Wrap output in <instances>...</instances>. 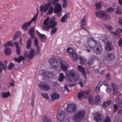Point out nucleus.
I'll list each match as a JSON object with an SVG mask.
<instances>
[{"label":"nucleus","mask_w":122,"mask_h":122,"mask_svg":"<svg viewBox=\"0 0 122 122\" xmlns=\"http://www.w3.org/2000/svg\"><path fill=\"white\" fill-rule=\"evenodd\" d=\"M40 38V41L42 42H44L46 41V35L44 34H41L39 36Z\"/></svg>","instance_id":"473e14b6"},{"label":"nucleus","mask_w":122,"mask_h":122,"mask_svg":"<svg viewBox=\"0 0 122 122\" xmlns=\"http://www.w3.org/2000/svg\"><path fill=\"white\" fill-rule=\"evenodd\" d=\"M116 57V55L114 54L110 53L107 55V60L108 61H112Z\"/></svg>","instance_id":"aec40b11"},{"label":"nucleus","mask_w":122,"mask_h":122,"mask_svg":"<svg viewBox=\"0 0 122 122\" xmlns=\"http://www.w3.org/2000/svg\"><path fill=\"white\" fill-rule=\"evenodd\" d=\"M75 73L74 70L72 69L71 70L68 72V80L69 81L73 82V80L72 79V77H73L75 75Z\"/></svg>","instance_id":"dca6fc26"},{"label":"nucleus","mask_w":122,"mask_h":122,"mask_svg":"<svg viewBox=\"0 0 122 122\" xmlns=\"http://www.w3.org/2000/svg\"><path fill=\"white\" fill-rule=\"evenodd\" d=\"M67 51L70 55H71V59L72 61L75 62L77 61L79 59L78 56L75 51L72 50L71 48L69 47L67 49Z\"/></svg>","instance_id":"39448f33"},{"label":"nucleus","mask_w":122,"mask_h":122,"mask_svg":"<svg viewBox=\"0 0 122 122\" xmlns=\"http://www.w3.org/2000/svg\"><path fill=\"white\" fill-rule=\"evenodd\" d=\"M111 86L112 88V89L111 87L109 88V90L110 92H111L112 91L113 92L112 95L113 96L116 95L117 94L118 92V89L117 86L114 83H113L111 84Z\"/></svg>","instance_id":"1a4fd4ad"},{"label":"nucleus","mask_w":122,"mask_h":122,"mask_svg":"<svg viewBox=\"0 0 122 122\" xmlns=\"http://www.w3.org/2000/svg\"><path fill=\"white\" fill-rule=\"evenodd\" d=\"M59 0H53L52 3L53 5H54L58 2Z\"/></svg>","instance_id":"774afa93"},{"label":"nucleus","mask_w":122,"mask_h":122,"mask_svg":"<svg viewBox=\"0 0 122 122\" xmlns=\"http://www.w3.org/2000/svg\"><path fill=\"white\" fill-rule=\"evenodd\" d=\"M10 95V93L9 92H2V93L1 96L3 98H7Z\"/></svg>","instance_id":"7c9ffc66"},{"label":"nucleus","mask_w":122,"mask_h":122,"mask_svg":"<svg viewBox=\"0 0 122 122\" xmlns=\"http://www.w3.org/2000/svg\"><path fill=\"white\" fill-rule=\"evenodd\" d=\"M95 6L97 8L99 9L101 8L102 5L101 3L98 2L96 4Z\"/></svg>","instance_id":"8fccbe9b"},{"label":"nucleus","mask_w":122,"mask_h":122,"mask_svg":"<svg viewBox=\"0 0 122 122\" xmlns=\"http://www.w3.org/2000/svg\"><path fill=\"white\" fill-rule=\"evenodd\" d=\"M62 11L61 5L59 3H57L55 5L54 11V13H57Z\"/></svg>","instance_id":"f3484780"},{"label":"nucleus","mask_w":122,"mask_h":122,"mask_svg":"<svg viewBox=\"0 0 122 122\" xmlns=\"http://www.w3.org/2000/svg\"><path fill=\"white\" fill-rule=\"evenodd\" d=\"M25 59L24 57L22 55L20 56L18 58L15 57L14 58L15 61L19 63H20L22 60L24 61Z\"/></svg>","instance_id":"5701e85b"},{"label":"nucleus","mask_w":122,"mask_h":122,"mask_svg":"<svg viewBox=\"0 0 122 122\" xmlns=\"http://www.w3.org/2000/svg\"><path fill=\"white\" fill-rule=\"evenodd\" d=\"M14 66L15 64L14 63L12 62H10L7 67L8 69L9 70H11L14 67Z\"/></svg>","instance_id":"37998d69"},{"label":"nucleus","mask_w":122,"mask_h":122,"mask_svg":"<svg viewBox=\"0 0 122 122\" xmlns=\"http://www.w3.org/2000/svg\"><path fill=\"white\" fill-rule=\"evenodd\" d=\"M51 30L50 34L51 35H53L57 31V29L56 27L54 28Z\"/></svg>","instance_id":"ea45409f"},{"label":"nucleus","mask_w":122,"mask_h":122,"mask_svg":"<svg viewBox=\"0 0 122 122\" xmlns=\"http://www.w3.org/2000/svg\"><path fill=\"white\" fill-rule=\"evenodd\" d=\"M29 21L28 22L24 23L21 26L22 28L25 30H27L28 27L30 26V24L29 23Z\"/></svg>","instance_id":"412c9836"},{"label":"nucleus","mask_w":122,"mask_h":122,"mask_svg":"<svg viewBox=\"0 0 122 122\" xmlns=\"http://www.w3.org/2000/svg\"><path fill=\"white\" fill-rule=\"evenodd\" d=\"M85 112L84 110L79 111L74 114L73 120L75 122H79L85 117Z\"/></svg>","instance_id":"f257e3e1"},{"label":"nucleus","mask_w":122,"mask_h":122,"mask_svg":"<svg viewBox=\"0 0 122 122\" xmlns=\"http://www.w3.org/2000/svg\"><path fill=\"white\" fill-rule=\"evenodd\" d=\"M85 17L83 18L82 20L81 21V25H85L86 24V23L85 22Z\"/></svg>","instance_id":"6e6d98bb"},{"label":"nucleus","mask_w":122,"mask_h":122,"mask_svg":"<svg viewBox=\"0 0 122 122\" xmlns=\"http://www.w3.org/2000/svg\"><path fill=\"white\" fill-rule=\"evenodd\" d=\"M63 2H64L62 6L63 8H66L67 6V1H64Z\"/></svg>","instance_id":"e2e57ef3"},{"label":"nucleus","mask_w":122,"mask_h":122,"mask_svg":"<svg viewBox=\"0 0 122 122\" xmlns=\"http://www.w3.org/2000/svg\"><path fill=\"white\" fill-rule=\"evenodd\" d=\"M49 63L52 65L51 67L56 69L59 65L60 61L59 60L55 58H51L49 61Z\"/></svg>","instance_id":"0eeeda50"},{"label":"nucleus","mask_w":122,"mask_h":122,"mask_svg":"<svg viewBox=\"0 0 122 122\" xmlns=\"http://www.w3.org/2000/svg\"><path fill=\"white\" fill-rule=\"evenodd\" d=\"M42 96L44 98L48 99H49V97L48 96V94L46 93H43L41 94Z\"/></svg>","instance_id":"de8ad7c7"},{"label":"nucleus","mask_w":122,"mask_h":122,"mask_svg":"<svg viewBox=\"0 0 122 122\" xmlns=\"http://www.w3.org/2000/svg\"><path fill=\"white\" fill-rule=\"evenodd\" d=\"M95 15L104 21H108L111 19L110 15L103 11L99 10L96 12Z\"/></svg>","instance_id":"7ed1b4c3"},{"label":"nucleus","mask_w":122,"mask_h":122,"mask_svg":"<svg viewBox=\"0 0 122 122\" xmlns=\"http://www.w3.org/2000/svg\"><path fill=\"white\" fill-rule=\"evenodd\" d=\"M11 51V50L10 48H6L4 50L5 54L6 56H9L10 54Z\"/></svg>","instance_id":"cd10ccee"},{"label":"nucleus","mask_w":122,"mask_h":122,"mask_svg":"<svg viewBox=\"0 0 122 122\" xmlns=\"http://www.w3.org/2000/svg\"><path fill=\"white\" fill-rule=\"evenodd\" d=\"M66 115L64 111L60 109L59 110L57 114V119L60 122L63 121Z\"/></svg>","instance_id":"6e6552de"},{"label":"nucleus","mask_w":122,"mask_h":122,"mask_svg":"<svg viewBox=\"0 0 122 122\" xmlns=\"http://www.w3.org/2000/svg\"><path fill=\"white\" fill-rule=\"evenodd\" d=\"M26 47L27 49H29L31 48V42L30 38H29L27 40L26 43Z\"/></svg>","instance_id":"c756f323"},{"label":"nucleus","mask_w":122,"mask_h":122,"mask_svg":"<svg viewBox=\"0 0 122 122\" xmlns=\"http://www.w3.org/2000/svg\"><path fill=\"white\" fill-rule=\"evenodd\" d=\"M88 99L89 103L92 105H93L94 103L93 99L92 96H90L88 97Z\"/></svg>","instance_id":"c9c22d12"},{"label":"nucleus","mask_w":122,"mask_h":122,"mask_svg":"<svg viewBox=\"0 0 122 122\" xmlns=\"http://www.w3.org/2000/svg\"><path fill=\"white\" fill-rule=\"evenodd\" d=\"M78 59L77 60V61L76 62H75L76 63H77L78 61L79 60V62L80 64L81 65H83L85 64V60L84 59H83V58L81 57V56H80L79 57L78 56Z\"/></svg>","instance_id":"c85d7f7f"},{"label":"nucleus","mask_w":122,"mask_h":122,"mask_svg":"<svg viewBox=\"0 0 122 122\" xmlns=\"http://www.w3.org/2000/svg\"><path fill=\"white\" fill-rule=\"evenodd\" d=\"M94 118L96 122H111V120L109 116H107L106 118L103 122L102 120L104 118L103 115L102 114L98 113L94 116Z\"/></svg>","instance_id":"20e7f679"},{"label":"nucleus","mask_w":122,"mask_h":122,"mask_svg":"<svg viewBox=\"0 0 122 122\" xmlns=\"http://www.w3.org/2000/svg\"><path fill=\"white\" fill-rule=\"evenodd\" d=\"M34 44L35 46L36 47V51L35 53V54L38 55L40 52V47L38 45V41L37 39L35 38L34 40Z\"/></svg>","instance_id":"ddd939ff"},{"label":"nucleus","mask_w":122,"mask_h":122,"mask_svg":"<svg viewBox=\"0 0 122 122\" xmlns=\"http://www.w3.org/2000/svg\"><path fill=\"white\" fill-rule=\"evenodd\" d=\"M79 75H75H75L73 77H72V79L73 80V81H76L79 79Z\"/></svg>","instance_id":"a18cd8bd"},{"label":"nucleus","mask_w":122,"mask_h":122,"mask_svg":"<svg viewBox=\"0 0 122 122\" xmlns=\"http://www.w3.org/2000/svg\"><path fill=\"white\" fill-rule=\"evenodd\" d=\"M88 46L92 48V50L94 53L97 55L100 54L102 52V48L100 43L98 44L97 45H96L95 46H93L92 43H93V42L91 40L88 41L87 42Z\"/></svg>","instance_id":"f03ea898"},{"label":"nucleus","mask_w":122,"mask_h":122,"mask_svg":"<svg viewBox=\"0 0 122 122\" xmlns=\"http://www.w3.org/2000/svg\"><path fill=\"white\" fill-rule=\"evenodd\" d=\"M106 10L107 12L111 13L114 10V9L111 7H110L109 8L106 9Z\"/></svg>","instance_id":"09e8293b"},{"label":"nucleus","mask_w":122,"mask_h":122,"mask_svg":"<svg viewBox=\"0 0 122 122\" xmlns=\"http://www.w3.org/2000/svg\"><path fill=\"white\" fill-rule=\"evenodd\" d=\"M51 2L49 0H48L47 1V4H45L44 5L48 9L51 6Z\"/></svg>","instance_id":"3c124183"},{"label":"nucleus","mask_w":122,"mask_h":122,"mask_svg":"<svg viewBox=\"0 0 122 122\" xmlns=\"http://www.w3.org/2000/svg\"><path fill=\"white\" fill-rule=\"evenodd\" d=\"M36 16H34L31 20L30 21H29V23L30 24L32 21L36 20Z\"/></svg>","instance_id":"338daca9"},{"label":"nucleus","mask_w":122,"mask_h":122,"mask_svg":"<svg viewBox=\"0 0 122 122\" xmlns=\"http://www.w3.org/2000/svg\"><path fill=\"white\" fill-rule=\"evenodd\" d=\"M66 18L63 16L61 18V21L63 23L65 22H66Z\"/></svg>","instance_id":"69168bd1"},{"label":"nucleus","mask_w":122,"mask_h":122,"mask_svg":"<svg viewBox=\"0 0 122 122\" xmlns=\"http://www.w3.org/2000/svg\"><path fill=\"white\" fill-rule=\"evenodd\" d=\"M41 74L45 77H47L49 74L48 71H46L45 70H41Z\"/></svg>","instance_id":"a878e982"},{"label":"nucleus","mask_w":122,"mask_h":122,"mask_svg":"<svg viewBox=\"0 0 122 122\" xmlns=\"http://www.w3.org/2000/svg\"><path fill=\"white\" fill-rule=\"evenodd\" d=\"M70 13L69 12L68 13H67L65 15H64L63 16L66 19H67L70 18Z\"/></svg>","instance_id":"bf43d9fd"},{"label":"nucleus","mask_w":122,"mask_h":122,"mask_svg":"<svg viewBox=\"0 0 122 122\" xmlns=\"http://www.w3.org/2000/svg\"><path fill=\"white\" fill-rule=\"evenodd\" d=\"M111 103V100H108L104 101L102 104V106L104 107L108 106Z\"/></svg>","instance_id":"bb28decb"},{"label":"nucleus","mask_w":122,"mask_h":122,"mask_svg":"<svg viewBox=\"0 0 122 122\" xmlns=\"http://www.w3.org/2000/svg\"><path fill=\"white\" fill-rule=\"evenodd\" d=\"M34 30V28L33 27H31L28 30V33L30 35L33 34Z\"/></svg>","instance_id":"49530a36"},{"label":"nucleus","mask_w":122,"mask_h":122,"mask_svg":"<svg viewBox=\"0 0 122 122\" xmlns=\"http://www.w3.org/2000/svg\"><path fill=\"white\" fill-rule=\"evenodd\" d=\"M49 26H43V29L45 30H47V31H48L50 28H50V26L49 25H48Z\"/></svg>","instance_id":"13d9d810"},{"label":"nucleus","mask_w":122,"mask_h":122,"mask_svg":"<svg viewBox=\"0 0 122 122\" xmlns=\"http://www.w3.org/2000/svg\"><path fill=\"white\" fill-rule=\"evenodd\" d=\"M103 84L106 86L109 87V85L108 83V81L107 80H104L103 82Z\"/></svg>","instance_id":"680f3d73"},{"label":"nucleus","mask_w":122,"mask_h":122,"mask_svg":"<svg viewBox=\"0 0 122 122\" xmlns=\"http://www.w3.org/2000/svg\"><path fill=\"white\" fill-rule=\"evenodd\" d=\"M94 62V58H92L90 59L88 62V64L89 65H91L93 64Z\"/></svg>","instance_id":"c03bdc74"},{"label":"nucleus","mask_w":122,"mask_h":122,"mask_svg":"<svg viewBox=\"0 0 122 122\" xmlns=\"http://www.w3.org/2000/svg\"><path fill=\"white\" fill-rule=\"evenodd\" d=\"M53 12V8L52 6H51L49 9L48 12L46 13V15H48L50 14H52Z\"/></svg>","instance_id":"79ce46f5"},{"label":"nucleus","mask_w":122,"mask_h":122,"mask_svg":"<svg viewBox=\"0 0 122 122\" xmlns=\"http://www.w3.org/2000/svg\"><path fill=\"white\" fill-rule=\"evenodd\" d=\"M77 96L78 99L81 100H82L83 98L86 99L87 98V96L86 95V93L84 91L79 92Z\"/></svg>","instance_id":"4468645a"},{"label":"nucleus","mask_w":122,"mask_h":122,"mask_svg":"<svg viewBox=\"0 0 122 122\" xmlns=\"http://www.w3.org/2000/svg\"><path fill=\"white\" fill-rule=\"evenodd\" d=\"M100 102V96L97 95L95 97L94 103L96 105H98Z\"/></svg>","instance_id":"393cba45"},{"label":"nucleus","mask_w":122,"mask_h":122,"mask_svg":"<svg viewBox=\"0 0 122 122\" xmlns=\"http://www.w3.org/2000/svg\"><path fill=\"white\" fill-rule=\"evenodd\" d=\"M42 120L44 122H51V120L48 118L47 117H43L42 118Z\"/></svg>","instance_id":"a19ab883"},{"label":"nucleus","mask_w":122,"mask_h":122,"mask_svg":"<svg viewBox=\"0 0 122 122\" xmlns=\"http://www.w3.org/2000/svg\"><path fill=\"white\" fill-rule=\"evenodd\" d=\"M64 78V76L63 74L62 73H60L59 76L58 81L61 82H62L63 81Z\"/></svg>","instance_id":"58836bf2"},{"label":"nucleus","mask_w":122,"mask_h":122,"mask_svg":"<svg viewBox=\"0 0 122 122\" xmlns=\"http://www.w3.org/2000/svg\"><path fill=\"white\" fill-rule=\"evenodd\" d=\"M3 69L5 71L6 70V66L4 65L3 62L0 61V72H2Z\"/></svg>","instance_id":"b1692460"},{"label":"nucleus","mask_w":122,"mask_h":122,"mask_svg":"<svg viewBox=\"0 0 122 122\" xmlns=\"http://www.w3.org/2000/svg\"><path fill=\"white\" fill-rule=\"evenodd\" d=\"M117 10L116 11V13L117 14H122V11H121V10L119 9L117 7L116 8Z\"/></svg>","instance_id":"4d7b16f0"},{"label":"nucleus","mask_w":122,"mask_h":122,"mask_svg":"<svg viewBox=\"0 0 122 122\" xmlns=\"http://www.w3.org/2000/svg\"><path fill=\"white\" fill-rule=\"evenodd\" d=\"M118 45L119 46L122 47V38H121L119 40L118 42Z\"/></svg>","instance_id":"052dcab7"},{"label":"nucleus","mask_w":122,"mask_h":122,"mask_svg":"<svg viewBox=\"0 0 122 122\" xmlns=\"http://www.w3.org/2000/svg\"><path fill=\"white\" fill-rule=\"evenodd\" d=\"M56 18L53 16L50 19L49 25L51 28H54L57 24V21H55Z\"/></svg>","instance_id":"9b49d317"},{"label":"nucleus","mask_w":122,"mask_h":122,"mask_svg":"<svg viewBox=\"0 0 122 122\" xmlns=\"http://www.w3.org/2000/svg\"><path fill=\"white\" fill-rule=\"evenodd\" d=\"M110 33L113 34L115 36H117L118 38L121 36V33L119 31H118L117 32L111 31Z\"/></svg>","instance_id":"72a5a7b5"},{"label":"nucleus","mask_w":122,"mask_h":122,"mask_svg":"<svg viewBox=\"0 0 122 122\" xmlns=\"http://www.w3.org/2000/svg\"><path fill=\"white\" fill-rule=\"evenodd\" d=\"M34 50L33 49H31L29 51L30 54H27L26 51L24 53V56L28 58L29 59L33 58L34 56Z\"/></svg>","instance_id":"9d476101"},{"label":"nucleus","mask_w":122,"mask_h":122,"mask_svg":"<svg viewBox=\"0 0 122 122\" xmlns=\"http://www.w3.org/2000/svg\"><path fill=\"white\" fill-rule=\"evenodd\" d=\"M106 48L107 50L110 51L113 48L112 42L110 41H107L105 42Z\"/></svg>","instance_id":"f8f14e48"},{"label":"nucleus","mask_w":122,"mask_h":122,"mask_svg":"<svg viewBox=\"0 0 122 122\" xmlns=\"http://www.w3.org/2000/svg\"><path fill=\"white\" fill-rule=\"evenodd\" d=\"M39 86L41 89L46 91L49 90L51 88L49 85L47 84H39Z\"/></svg>","instance_id":"a211bd4d"},{"label":"nucleus","mask_w":122,"mask_h":122,"mask_svg":"<svg viewBox=\"0 0 122 122\" xmlns=\"http://www.w3.org/2000/svg\"><path fill=\"white\" fill-rule=\"evenodd\" d=\"M12 42V41H10L8 42L5 43L4 45V46L5 47H7L10 46H11L12 47H13L14 45V44L11 43Z\"/></svg>","instance_id":"2f4dec72"},{"label":"nucleus","mask_w":122,"mask_h":122,"mask_svg":"<svg viewBox=\"0 0 122 122\" xmlns=\"http://www.w3.org/2000/svg\"><path fill=\"white\" fill-rule=\"evenodd\" d=\"M77 69L78 71L83 74V75H86V72L84 68L82 66L79 65L77 66Z\"/></svg>","instance_id":"4be33fe9"},{"label":"nucleus","mask_w":122,"mask_h":122,"mask_svg":"<svg viewBox=\"0 0 122 122\" xmlns=\"http://www.w3.org/2000/svg\"><path fill=\"white\" fill-rule=\"evenodd\" d=\"M40 8V10L42 13L43 10L44 11L43 12L45 13L47 11L48 9L45 5L43 6L42 7L41 6Z\"/></svg>","instance_id":"4c0bfd02"},{"label":"nucleus","mask_w":122,"mask_h":122,"mask_svg":"<svg viewBox=\"0 0 122 122\" xmlns=\"http://www.w3.org/2000/svg\"><path fill=\"white\" fill-rule=\"evenodd\" d=\"M51 97L52 100L53 101L57 100L59 99L60 97L59 94H57L56 93L54 92L52 93Z\"/></svg>","instance_id":"6ab92c4d"},{"label":"nucleus","mask_w":122,"mask_h":122,"mask_svg":"<svg viewBox=\"0 0 122 122\" xmlns=\"http://www.w3.org/2000/svg\"><path fill=\"white\" fill-rule=\"evenodd\" d=\"M16 53L17 54V55H20V48H17L16 51Z\"/></svg>","instance_id":"0e129e2a"},{"label":"nucleus","mask_w":122,"mask_h":122,"mask_svg":"<svg viewBox=\"0 0 122 122\" xmlns=\"http://www.w3.org/2000/svg\"><path fill=\"white\" fill-rule=\"evenodd\" d=\"M49 16H48L44 21L43 24L44 25L48 26L49 25Z\"/></svg>","instance_id":"e433bc0d"},{"label":"nucleus","mask_w":122,"mask_h":122,"mask_svg":"<svg viewBox=\"0 0 122 122\" xmlns=\"http://www.w3.org/2000/svg\"><path fill=\"white\" fill-rule=\"evenodd\" d=\"M116 102L117 107L122 108V95L121 94L118 96Z\"/></svg>","instance_id":"2eb2a0df"},{"label":"nucleus","mask_w":122,"mask_h":122,"mask_svg":"<svg viewBox=\"0 0 122 122\" xmlns=\"http://www.w3.org/2000/svg\"><path fill=\"white\" fill-rule=\"evenodd\" d=\"M22 35V34L19 31H18L15 33V36L17 37V38L20 37Z\"/></svg>","instance_id":"864d4df0"},{"label":"nucleus","mask_w":122,"mask_h":122,"mask_svg":"<svg viewBox=\"0 0 122 122\" xmlns=\"http://www.w3.org/2000/svg\"><path fill=\"white\" fill-rule=\"evenodd\" d=\"M66 110L68 113H73L76 112L77 110L76 106L74 104H68L67 105Z\"/></svg>","instance_id":"423d86ee"},{"label":"nucleus","mask_w":122,"mask_h":122,"mask_svg":"<svg viewBox=\"0 0 122 122\" xmlns=\"http://www.w3.org/2000/svg\"><path fill=\"white\" fill-rule=\"evenodd\" d=\"M100 88L99 86L97 85V86L95 87V91L97 93H98L100 91Z\"/></svg>","instance_id":"5fc2aeb1"},{"label":"nucleus","mask_w":122,"mask_h":122,"mask_svg":"<svg viewBox=\"0 0 122 122\" xmlns=\"http://www.w3.org/2000/svg\"><path fill=\"white\" fill-rule=\"evenodd\" d=\"M106 28L109 31H110L113 29V28L111 26L109 25H106L105 26Z\"/></svg>","instance_id":"603ef678"},{"label":"nucleus","mask_w":122,"mask_h":122,"mask_svg":"<svg viewBox=\"0 0 122 122\" xmlns=\"http://www.w3.org/2000/svg\"><path fill=\"white\" fill-rule=\"evenodd\" d=\"M61 68L62 70L66 71L68 67L66 65L61 62Z\"/></svg>","instance_id":"f704fd0d"}]
</instances>
